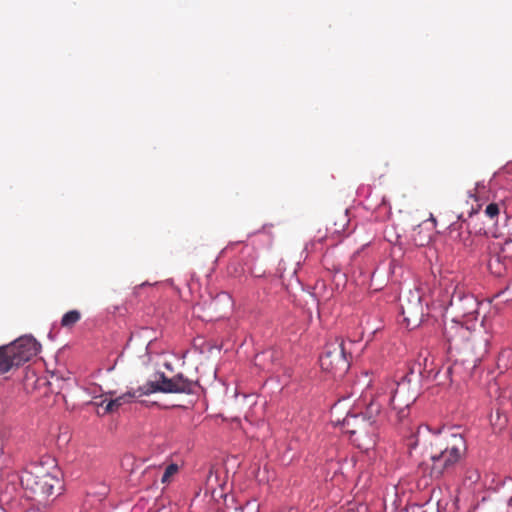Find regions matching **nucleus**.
<instances>
[{"mask_svg":"<svg viewBox=\"0 0 512 512\" xmlns=\"http://www.w3.org/2000/svg\"><path fill=\"white\" fill-rule=\"evenodd\" d=\"M444 335L449 344V350L456 352L452 365L447 367L445 375L462 380L473 375V372L488 352L490 335L484 329L470 330L468 327L452 322L445 326Z\"/></svg>","mask_w":512,"mask_h":512,"instance_id":"1","label":"nucleus"},{"mask_svg":"<svg viewBox=\"0 0 512 512\" xmlns=\"http://www.w3.org/2000/svg\"><path fill=\"white\" fill-rule=\"evenodd\" d=\"M467 442L456 428H443L433 432L424 447L427 459L419 463L417 471L422 476L439 480L452 474L465 458Z\"/></svg>","mask_w":512,"mask_h":512,"instance_id":"2","label":"nucleus"},{"mask_svg":"<svg viewBox=\"0 0 512 512\" xmlns=\"http://www.w3.org/2000/svg\"><path fill=\"white\" fill-rule=\"evenodd\" d=\"M417 386L412 377L403 375L399 380H389L381 387L384 395L389 394L386 399L399 422L408 417L409 408L418 396Z\"/></svg>","mask_w":512,"mask_h":512,"instance_id":"3","label":"nucleus"},{"mask_svg":"<svg viewBox=\"0 0 512 512\" xmlns=\"http://www.w3.org/2000/svg\"><path fill=\"white\" fill-rule=\"evenodd\" d=\"M20 481L26 490H30L33 494L43 499L59 495L62 489L60 479L44 471L42 468L23 471Z\"/></svg>","mask_w":512,"mask_h":512,"instance_id":"4","label":"nucleus"},{"mask_svg":"<svg viewBox=\"0 0 512 512\" xmlns=\"http://www.w3.org/2000/svg\"><path fill=\"white\" fill-rule=\"evenodd\" d=\"M345 432L359 449L368 451L376 445L378 428L372 421L366 422L359 415H349L343 421Z\"/></svg>","mask_w":512,"mask_h":512,"instance_id":"5","label":"nucleus"},{"mask_svg":"<svg viewBox=\"0 0 512 512\" xmlns=\"http://www.w3.org/2000/svg\"><path fill=\"white\" fill-rule=\"evenodd\" d=\"M195 383L182 374H177L172 378H168L164 373H160L155 381H148L144 385L138 387L139 395H149L151 393H193Z\"/></svg>","mask_w":512,"mask_h":512,"instance_id":"6","label":"nucleus"},{"mask_svg":"<svg viewBox=\"0 0 512 512\" xmlns=\"http://www.w3.org/2000/svg\"><path fill=\"white\" fill-rule=\"evenodd\" d=\"M322 370L333 375H343L349 368V361L344 349V341L334 338L326 343L319 359Z\"/></svg>","mask_w":512,"mask_h":512,"instance_id":"7","label":"nucleus"},{"mask_svg":"<svg viewBox=\"0 0 512 512\" xmlns=\"http://www.w3.org/2000/svg\"><path fill=\"white\" fill-rule=\"evenodd\" d=\"M40 347V344L32 336H22L8 345H3L12 368L28 362L37 355Z\"/></svg>","mask_w":512,"mask_h":512,"instance_id":"8","label":"nucleus"},{"mask_svg":"<svg viewBox=\"0 0 512 512\" xmlns=\"http://www.w3.org/2000/svg\"><path fill=\"white\" fill-rule=\"evenodd\" d=\"M435 370L434 359L428 349H421L415 360L409 364L408 372L404 375H409L413 378L415 383H419L420 379H429L433 377L437 380L440 376V371Z\"/></svg>","mask_w":512,"mask_h":512,"instance_id":"9","label":"nucleus"},{"mask_svg":"<svg viewBox=\"0 0 512 512\" xmlns=\"http://www.w3.org/2000/svg\"><path fill=\"white\" fill-rule=\"evenodd\" d=\"M401 312L407 327H417L423 320L424 307L418 291L409 290L401 300Z\"/></svg>","mask_w":512,"mask_h":512,"instance_id":"10","label":"nucleus"},{"mask_svg":"<svg viewBox=\"0 0 512 512\" xmlns=\"http://www.w3.org/2000/svg\"><path fill=\"white\" fill-rule=\"evenodd\" d=\"M451 288L450 306L463 317L476 314L479 308L477 299L472 294L467 293L462 285L451 284Z\"/></svg>","mask_w":512,"mask_h":512,"instance_id":"11","label":"nucleus"},{"mask_svg":"<svg viewBox=\"0 0 512 512\" xmlns=\"http://www.w3.org/2000/svg\"><path fill=\"white\" fill-rule=\"evenodd\" d=\"M490 257L487 262L489 271L497 276L504 277L509 274L512 275V265L508 257L503 255L502 247L493 243L489 246Z\"/></svg>","mask_w":512,"mask_h":512,"instance_id":"12","label":"nucleus"},{"mask_svg":"<svg viewBox=\"0 0 512 512\" xmlns=\"http://www.w3.org/2000/svg\"><path fill=\"white\" fill-rule=\"evenodd\" d=\"M384 402L388 401L384 398V393L380 389V392H378L375 397H372L370 402L366 405L362 415H359L360 418H365L366 422L372 421L373 425H376V418L379 416Z\"/></svg>","mask_w":512,"mask_h":512,"instance_id":"13","label":"nucleus"},{"mask_svg":"<svg viewBox=\"0 0 512 512\" xmlns=\"http://www.w3.org/2000/svg\"><path fill=\"white\" fill-rule=\"evenodd\" d=\"M142 395H139L138 388L136 390H129L126 393L120 395L119 397L112 399L108 401L105 406L104 403L106 401H102L99 405L101 407H104V411L106 413H112L119 409L120 406H122L124 403L131 402L132 399L141 397Z\"/></svg>","mask_w":512,"mask_h":512,"instance_id":"14","label":"nucleus"},{"mask_svg":"<svg viewBox=\"0 0 512 512\" xmlns=\"http://www.w3.org/2000/svg\"><path fill=\"white\" fill-rule=\"evenodd\" d=\"M81 319V313L78 310H70L62 316L61 326L72 328Z\"/></svg>","mask_w":512,"mask_h":512,"instance_id":"15","label":"nucleus"},{"mask_svg":"<svg viewBox=\"0 0 512 512\" xmlns=\"http://www.w3.org/2000/svg\"><path fill=\"white\" fill-rule=\"evenodd\" d=\"M8 356L4 351L3 346H0V375L9 372L12 369L11 364L9 363Z\"/></svg>","mask_w":512,"mask_h":512,"instance_id":"16","label":"nucleus"},{"mask_svg":"<svg viewBox=\"0 0 512 512\" xmlns=\"http://www.w3.org/2000/svg\"><path fill=\"white\" fill-rule=\"evenodd\" d=\"M178 472V465L177 464H169L161 477L162 483H169L170 479L173 475H175Z\"/></svg>","mask_w":512,"mask_h":512,"instance_id":"17","label":"nucleus"},{"mask_svg":"<svg viewBox=\"0 0 512 512\" xmlns=\"http://www.w3.org/2000/svg\"><path fill=\"white\" fill-rule=\"evenodd\" d=\"M484 213L491 220H495L499 216L500 207H499V205L497 203H490L485 208Z\"/></svg>","mask_w":512,"mask_h":512,"instance_id":"18","label":"nucleus"},{"mask_svg":"<svg viewBox=\"0 0 512 512\" xmlns=\"http://www.w3.org/2000/svg\"><path fill=\"white\" fill-rule=\"evenodd\" d=\"M466 478L471 481H477L479 479V474L476 470H467Z\"/></svg>","mask_w":512,"mask_h":512,"instance_id":"19","label":"nucleus"},{"mask_svg":"<svg viewBox=\"0 0 512 512\" xmlns=\"http://www.w3.org/2000/svg\"><path fill=\"white\" fill-rule=\"evenodd\" d=\"M438 384L445 385V384H446V382L439 380V381H438Z\"/></svg>","mask_w":512,"mask_h":512,"instance_id":"20","label":"nucleus"}]
</instances>
